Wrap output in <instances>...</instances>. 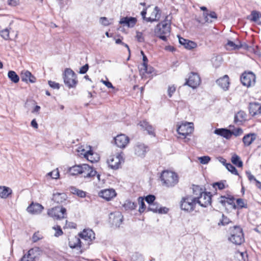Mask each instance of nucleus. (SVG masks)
<instances>
[{
    "mask_svg": "<svg viewBox=\"0 0 261 261\" xmlns=\"http://www.w3.org/2000/svg\"><path fill=\"white\" fill-rule=\"evenodd\" d=\"M193 193L198 196L195 197L196 199V203H198L202 207H206L211 203L212 195L210 192H204L199 186H195L193 188Z\"/></svg>",
    "mask_w": 261,
    "mask_h": 261,
    "instance_id": "nucleus-1",
    "label": "nucleus"
},
{
    "mask_svg": "<svg viewBox=\"0 0 261 261\" xmlns=\"http://www.w3.org/2000/svg\"><path fill=\"white\" fill-rule=\"evenodd\" d=\"M170 22L168 20H164L156 25L154 34L161 39L166 41L167 37L170 35Z\"/></svg>",
    "mask_w": 261,
    "mask_h": 261,
    "instance_id": "nucleus-2",
    "label": "nucleus"
},
{
    "mask_svg": "<svg viewBox=\"0 0 261 261\" xmlns=\"http://www.w3.org/2000/svg\"><path fill=\"white\" fill-rule=\"evenodd\" d=\"M161 178L162 181H163V183L168 187L174 186L178 181L177 175L172 171H163Z\"/></svg>",
    "mask_w": 261,
    "mask_h": 261,
    "instance_id": "nucleus-3",
    "label": "nucleus"
},
{
    "mask_svg": "<svg viewBox=\"0 0 261 261\" xmlns=\"http://www.w3.org/2000/svg\"><path fill=\"white\" fill-rule=\"evenodd\" d=\"M196 204V199L195 197L187 196L182 197L180 202V206L182 210L190 212L193 211Z\"/></svg>",
    "mask_w": 261,
    "mask_h": 261,
    "instance_id": "nucleus-4",
    "label": "nucleus"
},
{
    "mask_svg": "<svg viewBox=\"0 0 261 261\" xmlns=\"http://www.w3.org/2000/svg\"><path fill=\"white\" fill-rule=\"evenodd\" d=\"M63 79L65 84L69 88L75 87L77 83L76 74L70 68L65 69Z\"/></svg>",
    "mask_w": 261,
    "mask_h": 261,
    "instance_id": "nucleus-5",
    "label": "nucleus"
},
{
    "mask_svg": "<svg viewBox=\"0 0 261 261\" xmlns=\"http://www.w3.org/2000/svg\"><path fill=\"white\" fill-rule=\"evenodd\" d=\"M47 214L54 219H60L65 218L66 210L62 206H55L48 210Z\"/></svg>",
    "mask_w": 261,
    "mask_h": 261,
    "instance_id": "nucleus-6",
    "label": "nucleus"
},
{
    "mask_svg": "<svg viewBox=\"0 0 261 261\" xmlns=\"http://www.w3.org/2000/svg\"><path fill=\"white\" fill-rule=\"evenodd\" d=\"M229 240L236 245H241L244 242L242 229H233L229 238Z\"/></svg>",
    "mask_w": 261,
    "mask_h": 261,
    "instance_id": "nucleus-7",
    "label": "nucleus"
},
{
    "mask_svg": "<svg viewBox=\"0 0 261 261\" xmlns=\"http://www.w3.org/2000/svg\"><path fill=\"white\" fill-rule=\"evenodd\" d=\"M123 161L122 156L120 154L116 155H111L108 159L107 163L109 166L114 170L119 168Z\"/></svg>",
    "mask_w": 261,
    "mask_h": 261,
    "instance_id": "nucleus-8",
    "label": "nucleus"
},
{
    "mask_svg": "<svg viewBox=\"0 0 261 261\" xmlns=\"http://www.w3.org/2000/svg\"><path fill=\"white\" fill-rule=\"evenodd\" d=\"M194 130L193 123H185L180 125L177 129V132L178 133L185 137L191 134Z\"/></svg>",
    "mask_w": 261,
    "mask_h": 261,
    "instance_id": "nucleus-9",
    "label": "nucleus"
},
{
    "mask_svg": "<svg viewBox=\"0 0 261 261\" xmlns=\"http://www.w3.org/2000/svg\"><path fill=\"white\" fill-rule=\"evenodd\" d=\"M242 84L247 87L254 85L255 82V75L251 72H244L241 77Z\"/></svg>",
    "mask_w": 261,
    "mask_h": 261,
    "instance_id": "nucleus-10",
    "label": "nucleus"
},
{
    "mask_svg": "<svg viewBox=\"0 0 261 261\" xmlns=\"http://www.w3.org/2000/svg\"><path fill=\"white\" fill-rule=\"evenodd\" d=\"M109 220L113 226L119 227L122 222L123 216L119 212L111 213L109 215Z\"/></svg>",
    "mask_w": 261,
    "mask_h": 261,
    "instance_id": "nucleus-11",
    "label": "nucleus"
},
{
    "mask_svg": "<svg viewBox=\"0 0 261 261\" xmlns=\"http://www.w3.org/2000/svg\"><path fill=\"white\" fill-rule=\"evenodd\" d=\"M82 169L81 175L85 178H91L95 176L97 174V171L94 168L87 164H82Z\"/></svg>",
    "mask_w": 261,
    "mask_h": 261,
    "instance_id": "nucleus-12",
    "label": "nucleus"
},
{
    "mask_svg": "<svg viewBox=\"0 0 261 261\" xmlns=\"http://www.w3.org/2000/svg\"><path fill=\"white\" fill-rule=\"evenodd\" d=\"M200 83V78L197 73L192 72L185 85L192 88H196Z\"/></svg>",
    "mask_w": 261,
    "mask_h": 261,
    "instance_id": "nucleus-13",
    "label": "nucleus"
},
{
    "mask_svg": "<svg viewBox=\"0 0 261 261\" xmlns=\"http://www.w3.org/2000/svg\"><path fill=\"white\" fill-rule=\"evenodd\" d=\"M79 236L88 244L95 239V233L93 229H83L82 232L79 233Z\"/></svg>",
    "mask_w": 261,
    "mask_h": 261,
    "instance_id": "nucleus-14",
    "label": "nucleus"
},
{
    "mask_svg": "<svg viewBox=\"0 0 261 261\" xmlns=\"http://www.w3.org/2000/svg\"><path fill=\"white\" fill-rule=\"evenodd\" d=\"M115 143L119 148H125L129 142V138L124 134H120L114 138Z\"/></svg>",
    "mask_w": 261,
    "mask_h": 261,
    "instance_id": "nucleus-15",
    "label": "nucleus"
},
{
    "mask_svg": "<svg viewBox=\"0 0 261 261\" xmlns=\"http://www.w3.org/2000/svg\"><path fill=\"white\" fill-rule=\"evenodd\" d=\"M68 245L71 248L79 250L82 248L83 243L79 235L78 236H71L68 239Z\"/></svg>",
    "mask_w": 261,
    "mask_h": 261,
    "instance_id": "nucleus-16",
    "label": "nucleus"
},
{
    "mask_svg": "<svg viewBox=\"0 0 261 261\" xmlns=\"http://www.w3.org/2000/svg\"><path fill=\"white\" fill-rule=\"evenodd\" d=\"M38 250V248L30 249L27 253L23 255L20 261H34L37 257V253Z\"/></svg>",
    "mask_w": 261,
    "mask_h": 261,
    "instance_id": "nucleus-17",
    "label": "nucleus"
},
{
    "mask_svg": "<svg viewBox=\"0 0 261 261\" xmlns=\"http://www.w3.org/2000/svg\"><path fill=\"white\" fill-rule=\"evenodd\" d=\"M98 195L102 198L109 201L116 196V193L113 189H108L101 190Z\"/></svg>",
    "mask_w": 261,
    "mask_h": 261,
    "instance_id": "nucleus-18",
    "label": "nucleus"
},
{
    "mask_svg": "<svg viewBox=\"0 0 261 261\" xmlns=\"http://www.w3.org/2000/svg\"><path fill=\"white\" fill-rule=\"evenodd\" d=\"M134 151L136 155L143 158L147 151V146L144 144L138 143L134 147Z\"/></svg>",
    "mask_w": 261,
    "mask_h": 261,
    "instance_id": "nucleus-19",
    "label": "nucleus"
},
{
    "mask_svg": "<svg viewBox=\"0 0 261 261\" xmlns=\"http://www.w3.org/2000/svg\"><path fill=\"white\" fill-rule=\"evenodd\" d=\"M20 77L23 82L25 83L30 82L35 83L36 81V78L28 70H23L21 71Z\"/></svg>",
    "mask_w": 261,
    "mask_h": 261,
    "instance_id": "nucleus-20",
    "label": "nucleus"
},
{
    "mask_svg": "<svg viewBox=\"0 0 261 261\" xmlns=\"http://www.w3.org/2000/svg\"><path fill=\"white\" fill-rule=\"evenodd\" d=\"M147 210L156 213L166 214L168 213L169 209L166 207H159L158 204L156 203L153 202L149 204Z\"/></svg>",
    "mask_w": 261,
    "mask_h": 261,
    "instance_id": "nucleus-21",
    "label": "nucleus"
},
{
    "mask_svg": "<svg viewBox=\"0 0 261 261\" xmlns=\"http://www.w3.org/2000/svg\"><path fill=\"white\" fill-rule=\"evenodd\" d=\"M249 113L254 116L261 114V103L259 102H251L249 105Z\"/></svg>",
    "mask_w": 261,
    "mask_h": 261,
    "instance_id": "nucleus-22",
    "label": "nucleus"
},
{
    "mask_svg": "<svg viewBox=\"0 0 261 261\" xmlns=\"http://www.w3.org/2000/svg\"><path fill=\"white\" fill-rule=\"evenodd\" d=\"M161 15V12L160 8L155 6L151 13L150 16L147 18V22L158 21L159 20Z\"/></svg>",
    "mask_w": 261,
    "mask_h": 261,
    "instance_id": "nucleus-23",
    "label": "nucleus"
},
{
    "mask_svg": "<svg viewBox=\"0 0 261 261\" xmlns=\"http://www.w3.org/2000/svg\"><path fill=\"white\" fill-rule=\"evenodd\" d=\"M138 125L142 129L146 130L149 135L155 136L154 128L146 120L141 121Z\"/></svg>",
    "mask_w": 261,
    "mask_h": 261,
    "instance_id": "nucleus-24",
    "label": "nucleus"
},
{
    "mask_svg": "<svg viewBox=\"0 0 261 261\" xmlns=\"http://www.w3.org/2000/svg\"><path fill=\"white\" fill-rule=\"evenodd\" d=\"M43 207L39 203H32L27 208L28 212L32 214L36 215L40 214Z\"/></svg>",
    "mask_w": 261,
    "mask_h": 261,
    "instance_id": "nucleus-25",
    "label": "nucleus"
},
{
    "mask_svg": "<svg viewBox=\"0 0 261 261\" xmlns=\"http://www.w3.org/2000/svg\"><path fill=\"white\" fill-rule=\"evenodd\" d=\"M178 39L179 43L186 49H192L197 47V44L194 41L185 39L180 37H178Z\"/></svg>",
    "mask_w": 261,
    "mask_h": 261,
    "instance_id": "nucleus-26",
    "label": "nucleus"
},
{
    "mask_svg": "<svg viewBox=\"0 0 261 261\" xmlns=\"http://www.w3.org/2000/svg\"><path fill=\"white\" fill-rule=\"evenodd\" d=\"M216 83L224 90H227L229 85V77L227 75H225L217 80Z\"/></svg>",
    "mask_w": 261,
    "mask_h": 261,
    "instance_id": "nucleus-27",
    "label": "nucleus"
},
{
    "mask_svg": "<svg viewBox=\"0 0 261 261\" xmlns=\"http://www.w3.org/2000/svg\"><path fill=\"white\" fill-rule=\"evenodd\" d=\"M137 22V19L135 17H123L120 19L119 23L128 27L133 28Z\"/></svg>",
    "mask_w": 261,
    "mask_h": 261,
    "instance_id": "nucleus-28",
    "label": "nucleus"
},
{
    "mask_svg": "<svg viewBox=\"0 0 261 261\" xmlns=\"http://www.w3.org/2000/svg\"><path fill=\"white\" fill-rule=\"evenodd\" d=\"M67 198L66 194L64 193H54L53 196V200L57 203H62Z\"/></svg>",
    "mask_w": 261,
    "mask_h": 261,
    "instance_id": "nucleus-29",
    "label": "nucleus"
},
{
    "mask_svg": "<svg viewBox=\"0 0 261 261\" xmlns=\"http://www.w3.org/2000/svg\"><path fill=\"white\" fill-rule=\"evenodd\" d=\"M214 133L227 139H230L231 137V130L226 128H217L215 130Z\"/></svg>",
    "mask_w": 261,
    "mask_h": 261,
    "instance_id": "nucleus-30",
    "label": "nucleus"
},
{
    "mask_svg": "<svg viewBox=\"0 0 261 261\" xmlns=\"http://www.w3.org/2000/svg\"><path fill=\"white\" fill-rule=\"evenodd\" d=\"M256 139V135L254 133L247 134L243 138V142L245 146H249Z\"/></svg>",
    "mask_w": 261,
    "mask_h": 261,
    "instance_id": "nucleus-31",
    "label": "nucleus"
},
{
    "mask_svg": "<svg viewBox=\"0 0 261 261\" xmlns=\"http://www.w3.org/2000/svg\"><path fill=\"white\" fill-rule=\"evenodd\" d=\"M12 193V190L7 187L0 186V197L2 198H6Z\"/></svg>",
    "mask_w": 261,
    "mask_h": 261,
    "instance_id": "nucleus-32",
    "label": "nucleus"
},
{
    "mask_svg": "<svg viewBox=\"0 0 261 261\" xmlns=\"http://www.w3.org/2000/svg\"><path fill=\"white\" fill-rule=\"evenodd\" d=\"M250 20L257 24L261 25V14L256 11H252L250 15Z\"/></svg>",
    "mask_w": 261,
    "mask_h": 261,
    "instance_id": "nucleus-33",
    "label": "nucleus"
},
{
    "mask_svg": "<svg viewBox=\"0 0 261 261\" xmlns=\"http://www.w3.org/2000/svg\"><path fill=\"white\" fill-rule=\"evenodd\" d=\"M82 165H75L69 168L68 171L69 173L72 175L82 174Z\"/></svg>",
    "mask_w": 261,
    "mask_h": 261,
    "instance_id": "nucleus-34",
    "label": "nucleus"
},
{
    "mask_svg": "<svg viewBox=\"0 0 261 261\" xmlns=\"http://www.w3.org/2000/svg\"><path fill=\"white\" fill-rule=\"evenodd\" d=\"M246 115L243 111H240L238 112L234 116V122L240 123L246 119Z\"/></svg>",
    "mask_w": 261,
    "mask_h": 261,
    "instance_id": "nucleus-35",
    "label": "nucleus"
},
{
    "mask_svg": "<svg viewBox=\"0 0 261 261\" xmlns=\"http://www.w3.org/2000/svg\"><path fill=\"white\" fill-rule=\"evenodd\" d=\"M148 59L146 56H143V63L141 65V67L140 68L141 70L143 72V73H151L152 72L151 69L150 68L149 70H148V66H147Z\"/></svg>",
    "mask_w": 261,
    "mask_h": 261,
    "instance_id": "nucleus-36",
    "label": "nucleus"
},
{
    "mask_svg": "<svg viewBox=\"0 0 261 261\" xmlns=\"http://www.w3.org/2000/svg\"><path fill=\"white\" fill-rule=\"evenodd\" d=\"M231 161L234 165L238 167H242L243 166L242 161L241 160L240 156L236 154H234L232 156Z\"/></svg>",
    "mask_w": 261,
    "mask_h": 261,
    "instance_id": "nucleus-37",
    "label": "nucleus"
},
{
    "mask_svg": "<svg viewBox=\"0 0 261 261\" xmlns=\"http://www.w3.org/2000/svg\"><path fill=\"white\" fill-rule=\"evenodd\" d=\"M8 76L14 83H17L19 81V77L14 71H9L8 73Z\"/></svg>",
    "mask_w": 261,
    "mask_h": 261,
    "instance_id": "nucleus-38",
    "label": "nucleus"
},
{
    "mask_svg": "<svg viewBox=\"0 0 261 261\" xmlns=\"http://www.w3.org/2000/svg\"><path fill=\"white\" fill-rule=\"evenodd\" d=\"M241 46H242L240 44H236L235 43L231 41H228L226 44V49L230 50L239 49L241 47Z\"/></svg>",
    "mask_w": 261,
    "mask_h": 261,
    "instance_id": "nucleus-39",
    "label": "nucleus"
},
{
    "mask_svg": "<svg viewBox=\"0 0 261 261\" xmlns=\"http://www.w3.org/2000/svg\"><path fill=\"white\" fill-rule=\"evenodd\" d=\"M138 203L139 204V211L140 213H143L144 212L146 209V205L144 201V198L143 197H140L138 198Z\"/></svg>",
    "mask_w": 261,
    "mask_h": 261,
    "instance_id": "nucleus-40",
    "label": "nucleus"
},
{
    "mask_svg": "<svg viewBox=\"0 0 261 261\" xmlns=\"http://www.w3.org/2000/svg\"><path fill=\"white\" fill-rule=\"evenodd\" d=\"M229 223H232V222L230 221L227 217L225 216L223 214L222 216V219L220 220V222L218 223V225L219 226H225Z\"/></svg>",
    "mask_w": 261,
    "mask_h": 261,
    "instance_id": "nucleus-41",
    "label": "nucleus"
},
{
    "mask_svg": "<svg viewBox=\"0 0 261 261\" xmlns=\"http://www.w3.org/2000/svg\"><path fill=\"white\" fill-rule=\"evenodd\" d=\"M203 15L204 17L205 21L206 22H209L208 18V16L212 18L216 19L217 18V15L216 13L213 11L211 12L210 14H208L207 12H204Z\"/></svg>",
    "mask_w": 261,
    "mask_h": 261,
    "instance_id": "nucleus-42",
    "label": "nucleus"
},
{
    "mask_svg": "<svg viewBox=\"0 0 261 261\" xmlns=\"http://www.w3.org/2000/svg\"><path fill=\"white\" fill-rule=\"evenodd\" d=\"M124 206L126 209L134 210L137 207V203L128 201L124 203Z\"/></svg>",
    "mask_w": 261,
    "mask_h": 261,
    "instance_id": "nucleus-43",
    "label": "nucleus"
},
{
    "mask_svg": "<svg viewBox=\"0 0 261 261\" xmlns=\"http://www.w3.org/2000/svg\"><path fill=\"white\" fill-rule=\"evenodd\" d=\"M131 261H143L142 255L138 252H135L132 255Z\"/></svg>",
    "mask_w": 261,
    "mask_h": 261,
    "instance_id": "nucleus-44",
    "label": "nucleus"
},
{
    "mask_svg": "<svg viewBox=\"0 0 261 261\" xmlns=\"http://www.w3.org/2000/svg\"><path fill=\"white\" fill-rule=\"evenodd\" d=\"M72 192L74 194H76L78 196L80 197L83 198L86 196V192L82 190L76 188H73L72 189Z\"/></svg>",
    "mask_w": 261,
    "mask_h": 261,
    "instance_id": "nucleus-45",
    "label": "nucleus"
},
{
    "mask_svg": "<svg viewBox=\"0 0 261 261\" xmlns=\"http://www.w3.org/2000/svg\"><path fill=\"white\" fill-rule=\"evenodd\" d=\"M225 166L227 170L231 173L235 175H238V173L236 168L232 165L230 163H227L226 164Z\"/></svg>",
    "mask_w": 261,
    "mask_h": 261,
    "instance_id": "nucleus-46",
    "label": "nucleus"
},
{
    "mask_svg": "<svg viewBox=\"0 0 261 261\" xmlns=\"http://www.w3.org/2000/svg\"><path fill=\"white\" fill-rule=\"evenodd\" d=\"M47 175L50 176L53 179H57L59 177V171L58 169H56L49 172Z\"/></svg>",
    "mask_w": 261,
    "mask_h": 261,
    "instance_id": "nucleus-47",
    "label": "nucleus"
},
{
    "mask_svg": "<svg viewBox=\"0 0 261 261\" xmlns=\"http://www.w3.org/2000/svg\"><path fill=\"white\" fill-rule=\"evenodd\" d=\"M0 35L5 40H8L9 38V32L7 29L1 30Z\"/></svg>",
    "mask_w": 261,
    "mask_h": 261,
    "instance_id": "nucleus-48",
    "label": "nucleus"
},
{
    "mask_svg": "<svg viewBox=\"0 0 261 261\" xmlns=\"http://www.w3.org/2000/svg\"><path fill=\"white\" fill-rule=\"evenodd\" d=\"M43 238V236L40 233L39 231H38L34 233L32 237V241L33 242H36L42 239Z\"/></svg>",
    "mask_w": 261,
    "mask_h": 261,
    "instance_id": "nucleus-49",
    "label": "nucleus"
},
{
    "mask_svg": "<svg viewBox=\"0 0 261 261\" xmlns=\"http://www.w3.org/2000/svg\"><path fill=\"white\" fill-rule=\"evenodd\" d=\"M231 136L234 135L235 136H239L243 134V130L242 128L238 127L237 128H234L233 130H231Z\"/></svg>",
    "mask_w": 261,
    "mask_h": 261,
    "instance_id": "nucleus-50",
    "label": "nucleus"
},
{
    "mask_svg": "<svg viewBox=\"0 0 261 261\" xmlns=\"http://www.w3.org/2000/svg\"><path fill=\"white\" fill-rule=\"evenodd\" d=\"M237 204L240 208L247 207V203L245 202L244 199L238 198L237 199Z\"/></svg>",
    "mask_w": 261,
    "mask_h": 261,
    "instance_id": "nucleus-51",
    "label": "nucleus"
},
{
    "mask_svg": "<svg viewBox=\"0 0 261 261\" xmlns=\"http://www.w3.org/2000/svg\"><path fill=\"white\" fill-rule=\"evenodd\" d=\"M226 203H227L229 205H232L233 208H236V205L234 202V197L232 196H226Z\"/></svg>",
    "mask_w": 261,
    "mask_h": 261,
    "instance_id": "nucleus-52",
    "label": "nucleus"
},
{
    "mask_svg": "<svg viewBox=\"0 0 261 261\" xmlns=\"http://www.w3.org/2000/svg\"><path fill=\"white\" fill-rule=\"evenodd\" d=\"M99 21H100V23L104 26H108L109 25H110L111 23V22H110V20H109L106 17H100Z\"/></svg>",
    "mask_w": 261,
    "mask_h": 261,
    "instance_id": "nucleus-53",
    "label": "nucleus"
},
{
    "mask_svg": "<svg viewBox=\"0 0 261 261\" xmlns=\"http://www.w3.org/2000/svg\"><path fill=\"white\" fill-rule=\"evenodd\" d=\"M198 160L201 164H206L210 161L211 158L208 156H203L199 157Z\"/></svg>",
    "mask_w": 261,
    "mask_h": 261,
    "instance_id": "nucleus-54",
    "label": "nucleus"
},
{
    "mask_svg": "<svg viewBox=\"0 0 261 261\" xmlns=\"http://www.w3.org/2000/svg\"><path fill=\"white\" fill-rule=\"evenodd\" d=\"M84 155L85 157L87 158V160L90 161L91 162L93 163L94 162V161L92 159L93 153L91 150L86 151Z\"/></svg>",
    "mask_w": 261,
    "mask_h": 261,
    "instance_id": "nucleus-55",
    "label": "nucleus"
},
{
    "mask_svg": "<svg viewBox=\"0 0 261 261\" xmlns=\"http://www.w3.org/2000/svg\"><path fill=\"white\" fill-rule=\"evenodd\" d=\"M155 199V197L153 195H149L145 197V200L149 204L153 203Z\"/></svg>",
    "mask_w": 261,
    "mask_h": 261,
    "instance_id": "nucleus-56",
    "label": "nucleus"
},
{
    "mask_svg": "<svg viewBox=\"0 0 261 261\" xmlns=\"http://www.w3.org/2000/svg\"><path fill=\"white\" fill-rule=\"evenodd\" d=\"M176 90V87L174 85L169 86L168 88V96L171 97Z\"/></svg>",
    "mask_w": 261,
    "mask_h": 261,
    "instance_id": "nucleus-57",
    "label": "nucleus"
},
{
    "mask_svg": "<svg viewBox=\"0 0 261 261\" xmlns=\"http://www.w3.org/2000/svg\"><path fill=\"white\" fill-rule=\"evenodd\" d=\"M48 83L49 86L53 89H59L60 88V84L58 83L51 81H49Z\"/></svg>",
    "mask_w": 261,
    "mask_h": 261,
    "instance_id": "nucleus-58",
    "label": "nucleus"
},
{
    "mask_svg": "<svg viewBox=\"0 0 261 261\" xmlns=\"http://www.w3.org/2000/svg\"><path fill=\"white\" fill-rule=\"evenodd\" d=\"M76 224L73 222H68L66 220V223L65 226L64 227V228H76Z\"/></svg>",
    "mask_w": 261,
    "mask_h": 261,
    "instance_id": "nucleus-59",
    "label": "nucleus"
},
{
    "mask_svg": "<svg viewBox=\"0 0 261 261\" xmlns=\"http://www.w3.org/2000/svg\"><path fill=\"white\" fill-rule=\"evenodd\" d=\"M89 69V65L88 64H85L80 69L79 73L80 74L86 73Z\"/></svg>",
    "mask_w": 261,
    "mask_h": 261,
    "instance_id": "nucleus-60",
    "label": "nucleus"
},
{
    "mask_svg": "<svg viewBox=\"0 0 261 261\" xmlns=\"http://www.w3.org/2000/svg\"><path fill=\"white\" fill-rule=\"evenodd\" d=\"M216 186H217L219 190H222L225 188L224 184L222 182H215L213 184V187L215 188Z\"/></svg>",
    "mask_w": 261,
    "mask_h": 261,
    "instance_id": "nucleus-61",
    "label": "nucleus"
},
{
    "mask_svg": "<svg viewBox=\"0 0 261 261\" xmlns=\"http://www.w3.org/2000/svg\"><path fill=\"white\" fill-rule=\"evenodd\" d=\"M101 82H102L106 86H107L109 88H114L112 83L108 81H104L103 80H101Z\"/></svg>",
    "mask_w": 261,
    "mask_h": 261,
    "instance_id": "nucleus-62",
    "label": "nucleus"
},
{
    "mask_svg": "<svg viewBox=\"0 0 261 261\" xmlns=\"http://www.w3.org/2000/svg\"><path fill=\"white\" fill-rule=\"evenodd\" d=\"M19 3V0H8V4L11 6H16Z\"/></svg>",
    "mask_w": 261,
    "mask_h": 261,
    "instance_id": "nucleus-63",
    "label": "nucleus"
},
{
    "mask_svg": "<svg viewBox=\"0 0 261 261\" xmlns=\"http://www.w3.org/2000/svg\"><path fill=\"white\" fill-rule=\"evenodd\" d=\"M226 196H221L220 197L219 202L223 205L225 206L226 203Z\"/></svg>",
    "mask_w": 261,
    "mask_h": 261,
    "instance_id": "nucleus-64",
    "label": "nucleus"
}]
</instances>
